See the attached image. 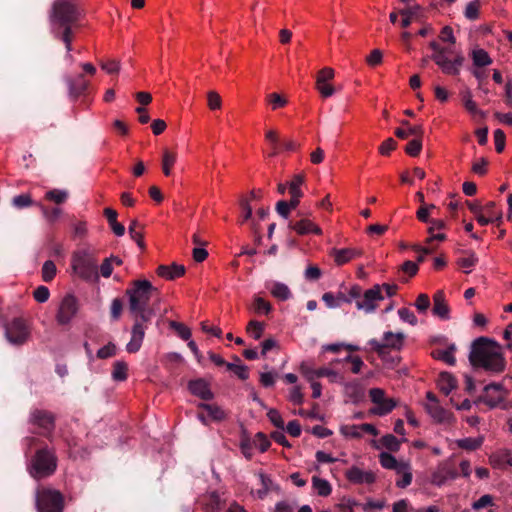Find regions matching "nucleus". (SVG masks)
Wrapping results in <instances>:
<instances>
[{"mask_svg": "<svg viewBox=\"0 0 512 512\" xmlns=\"http://www.w3.org/2000/svg\"><path fill=\"white\" fill-rule=\"evenodd\" d=\"M125 295L128 297V309L134 321L126 350L129 353H136L142 346L147 325L155 315V310L149 307V302L153 297L158 298L160 291L149 280L136 279L129 283Z\"/></svg>", "mask_w": 512, "mask_h": 512, "instance_id": "nucleus-1", "label": "nucleus"}, {"mask_svg": "<svg viewBox=\"0 0 512 512\" xmlns=\"http://www.w3.org/2000/svg\"><path fill=\"white\" fill-rule=\"evenodd\" d=\"M469 361L474 368H483L493 373H502L506 368L501 345L483 336L472 342Z\"/></svg>", "mask_w": 512, "mask_h": 512, "instance_id": "nucleus-2", "label": "nucleus"}, {"mask_svg": "<svg viewBox=\"0 0 512 512\" xmlns=\"http://www.w3.org/2000/svg\"><path fill=\"white\" fill-rule=\"evenodd\" d=\"M71 268L83 281L97 282L99 280L98 259L93 251L88 249L74 251L71 257Z\"/></svg>", "mask_w": 512, "mask_h": 512, "instance_id": "nucleus-3", "label": "nucleus"}, {"mask_svg": "<svg viewBox=\"0 0 512 512\" xmlns=\"http://www.w3.org/2000/svg\"><path fill=\"white\" fill-rule=\"evenodd\" d=\"M57 469V456L47 446L38 449L30 460L28 471L35 480L47 478Z\"/></svg>", "mask_w": 512, "mask_h": 512, "instance_id": "nucleus-4", "label": "nucleus"}, {"mask_svg": "<svg viewBox=\"0 0 512 512\" xmlns=\"http://www.w3.org/2000/svg\"><path fill=\"white\" fill-rule=\"evenodd\" d=\"M429 47L433 50L430 59L435 62L441 71L449 76H457L464 64L465 57L461 52H457L453 59H449L447 54H453L448 48L442 47L438 42L431 41Z\"/></svg>", "mask_w": 512, "mask_h": 512, "instance_id": "nucleus-5", "label": "nucleus"}, {"mask_svg": "<svg viewBox=\"0 0 512 512\" xmlns=\"http://www.w3.org/2000/svg\"><path fill=\"white\" fill-rule=\"evenodd\" d=\"M50 18L58 26H73L80 20L81 10L70 0H56L52 5Z\"/></svg>", "mask_w": 512, "mask_h": 512, "instance_id": "nucleus-6", "label": "nucleus"}, {"mask_svg": "<svg viewBox=\"0 0 512 512\" xmlns=\"http://www.w3.org/2000/svg\"><path fill=\"white\" fill-rule=\"evenodd\" d=\"M35 505L37 512H63L64 495L56 489L41 487L36 490Z\"/></svg>", "mask_w": 512, "mask_h": 512, "instance_id": "nucleus-7", "label": "nucleus"}, {"mask_svg": "<svg viewBox=\"0 0 512 512\" xmlns=\"http://www.w3.org/2000/svg\"><path fill=\"white\" fill-rule=\"evenodd\" d=\"M5 337L9 343L21 346L25 344L31 336V329L23 317H15L4 325Z\"/></svg>", "mask_w": 512, "mask_h": 512, "instance_id": "nucleus-8", "label": "nucleus"}, {"mask_svg": "<svg viewBox=\"0 0 512 512\" xmlns=\"http://www.w3.org/2000/svg\"><path fill=\"white\" fill-rule=\"evenodd\" d=\"M405 335L401 332L393 333L391 331L385 332L383 342L376 339L369 341L372 350L377 353L380 358H385L390 349L400 350L404 344Z\"/></svg>", "mask_w": 512, "mask_h": 512, "instance_id": "nucleus-9", "label": "nucleus"}, {"mask_svg": "<svg viewBox=\"0 0 512 512\" xmlns=\"http://www.w3.org/2000/svg\"><path fill=\"white\" fill-rule=\"evenodd\" d=\"M55 415L44 409H34L29 418V423L38 427L41 431L40 435L50 437L55 430Z\"/></svg>", "mask_w": 512, "mask_h": 512, "instance_id": "nucleus-10", "label": "nucleus"}, {"mask_svg": "<svg viewBox=\"0 0 512 512\" xmlns=\"http://www.w3.org/2000/svg\"><path fill=\"white\" fill-rule=\"evenodd\" d=\"M78 300L73 294H66L60 302L56 321L59 325H67L78 312Z\"/></svg>", "mask_w": 512, "mask_h": 512, "instance_id": "nucleus-11", "label": "nucleus"}, {"mask_svg": "<svg viewBox=\"0 0 512 512\" xmlns=\"http://www.w3.org/2000/svg\"><path fill=\"white\" fill-rule=\"evenodd\" d=\"M507 392L499 383H491L484 387V393L477 399L476 402H483L489 408H495L506 397Z\"/></svg>", "mask_w": 512, "mask_h": 512, "instance_id": "nucleus-12", "label": "nucleus"}, {"mask_svg": "<svg viewBox=\"0 0 512 512\" xmlns=\"http://www.w3.org/2000/svg\"><path fill=\"white\" fill-rule=\"evenodd\" d=\"M384 299L381 293V286L374 285L372 288L366 290L361 300L356 301V307L359 310H364L367 313L373 312L377 308V302Z\"/></svg>", "mask_w": 512, "mask_h": 512, "instance_id": "nucleus-13", "label": "nucleus"}, {"mask_svg": "<svg viewBox=\"0 0 512 512\" xmlns=\"http://www.w3.org/2000/svg\"><path fill=\"white\" fill-rule=\"evenodd\" d=\"M346 479L352 484H373L376 475L372 471H363L357 466H352L345 472Z\"/></svg>", "mask_w": 512, "mask_h": 512, "instance_id": "nucleus-14", "label": "nucleus"}, {"mask_svg": "<svg viewBox=\"0 0 512 512\" xmlns=\"http://www.w3.org/2000/svg\"><path fill=\"white\" fill-rule=\"evenodd\" d=\"M66 82L68 84L69 96L73 100L85 95L89 87V81L84 78L83 74H79L75 78L69 77Z\"/></svg>", "mask_w": 512, "mask_h": 512, "instance_id": "nucleus-15", "label": "nucleus"}, {"mask_svg": "<svg viewBox=\"0 0 512 512\" xmlns=\"http://www.w3.org/2000/svg\"><path fill=\"white\" fill-rule=\"evenodd\" d=\"M329 255L334 259V262L337 266H342L352 259L362 255V250L356 248H332L329 252Z\"/></svg>", "mask_w": 512, "mask_h": 512, "instance_id": "nucleus-16", "label": "nucleus"}, {"mask_svg": "<svg viewBox=\"0 0 512 512\" xmlns=\"http://www.w3.org/2000/svg\"><path fill=\"white\" fill-rule=\"evenodd\" d=\"M188 389L192 395L197 396L202 400L209 401L214 398V394L211 391L209 384L202 378L191 380L188 383Z\"/></svg>", "mask_w": 512, "mask_h": 512, "instance_id": "nucleus-17", "label": "nucleus"}, {"mask_svg": "<svg viewBox=\"0 0 512 512\" xmlns=\"http://www.w3.org/2000/svg\"><path fill=\"white\" fill-rule=\"evenodd\" d=\"M425 410L438 423H450L454 420L453 414L444 409L439 403H427L425 404Z\"/></svg>", "mask_w": 512, "mask_h": 512, "instance_id": "nucleus-18", "label": "nucleus"}, {"mask_svg": "<svg viewBox=\"0 0 512 512\" xmlns=\"http://www.w3.org/2000/svg\"><path fill=\"white\" fill-rule=\"evenodd\" d=\"M186 272L183 265L172 263L171 265H159L156 269L157 276L172 281L182 277Z\"/></svg>", "mask_w": 512, "mask_h": 512, "instance_id": "nucleus-19", "label": "nucleus"}, {"mask_svg": "<svg viewBox=\"0 0 512 512\" xmlns=\"http://www.w3.org/2000/svg\"><path fill=\"white\" fill-rule=\"evenodd\" d=\"M289 229L294 230L298 235H307L310 233L321 235L322 229L309 219H301L297 222H290Z\"/></svg>", "mask_w": 512, "mask_h": 512, "instance_id": "nucleus-20", "label": "nucleus"}, {"mask_svg": "<svg viewBox=\"0 0 512 512\" xmlns=\"http://www.w3.org/2000/svg\"><path fill=\"white\" fill-rule=\"evenodd\" d=\"M379 462L385 469L395 470L397 473H402L404 470H410V465L405 462H398L397 459L388 452H381L379 454Z\"/></svg>", "mask_w": 512, "mask_h": 512, "instance_id": "nucleus-21", "label": "nucleus"}, {"mask_svg": "<svg viewBox=\"0 0 512 512\" xmlns=\"http://www.w3.org/2000/svg\"><path fill=\"white\" fill-rule=\"evenodd\" d=\"M432 312L435 316L442 319H448L450 309L445 300V294L443 290H438L433 296V308Z\"/></svg>", "mask_w": 512, "mask_h": 512, "instance_id": "nucleus-22", "label": "nucleus"}, {"mask_svg": "<svg viewBox=\"0 0 512 512\" xmlns=\"http://www.w3.org/2000/svg\"><path fill=\"white\" fill-rule=\"evenodd\" d=\"M202 512H220L221 500L217 492H212L209 495L203 496L199 502Z\"/></svg>", "mask_w": 512, "mask_h": 512, "instance_id": "nucleus-23", "label": "nucleus"}, {"mask_svg": "<svg viewBox=\"0 0 512 512\" xmlns=\"http://www.w3.org/2000/svg\"><path fill=\"white\" fill-rule=\"evenodd\" d=\"M439 390L446 396L457 387L456 378L449 372H441L437 381Z\"/></svg>", "mask_w": 512, "mask_h": 512, "instance_id": "nucleus-24", "label": "nucleus"}, {"mask_svg": "<svg viewBox=\"0 0 512 512\" xmlns=\"http://www.w3.org/2000/svg\"><path fill=\"white\" fill-rule=\"evenodd\" d=\"M103 213L113 233L118 237L123 236L125 233V227L117 221L118 213L116 210L108 207L104 209Z\"/></svg>", "mask_w": 512, "mask_h": 512, "instance_id": "nucleus-25", "label": "nucleus"}, {"mask_svg": "<svg viewBox=\"0 0 512 512\" xmlns=\"http://www.w3.org/2000/svg\"><path fill=\"white\" fill-rule=\"evenodd\" d=\"M144 226L140 224L136 219H133L129 225V234L131 238L137 243L141 250H145L146 246L144 243V234L142 230Z\"/></svg>", "mask_w": 512, "mask_h": 512, "instance_id": "nucleus-26", "label": "nucleus"}, {"mask_svg": "<svg viewBox=\"0 0 512 512\" xmlns=\"http://www.w3.org/2000/svg\"><path fill=\"white\" fill-rule=\"evenodd\" d=\"M397 406V401L394 398H384L375 407L369 410L370 414L384 416L390 413Z\"/></svg>", "mask_w": 512, "mask_h": 512, "instance_id": "nucleus-27", "label": "nucleus"}, {"mask_svg": "<svg viewBox=\"0 0 512 512\" xmlns=\"http://www.w3.org/2000/svg\"><path fill=\"white\" fill-rule=\"evenodd\" d=\"M461 100L464 108L472 115H480L482 118L485 117V113L478 109L477 104L472 99V93L470 90L461 92Z\"/></svg>", "mask_w": 512, "mask_h": 512, "instance_id": "nucleus-28", "label": "nucleus"}, {"mask_svg": "<svg viewBox=\"0 0 512 512\" xmlns=\"http://www.w3.org/2000/svg\"><path fill=\"white\" fill-rule=\"evenodd\" d=\"M304 374L307 376L309 380H312L314 376L320 378V377H328L330 378L331 382H337L339 379H342V377L339 376V374L329 368H319L317 370H307L304 371Z\"/></svg>", "mask_w": 512, "mask_h": 512, "instance_id": "nucleus-29", "label": "nucleus"}, {"mask_svg": "<svg viewBox=\"0 0 512 512\" xmlns=\"http://www.w3.org/2000/svg\"><path fill=\"white\" fill-rule=\"evenodd\" d=\"M177 160V154L168 150L164 149L162 154V172L165 176H170L172 173V167L175 165Z\"/></svg>", "mask_w": 512, "mask_h": 512, "instance_id": "nucleus-30", "label": "nucleus"}, {"mask_svg": "<svg viewBox=\"0 0 512 512\" xmlns=\"http://www.w3.org/2000/svg\"><path fill=\"white\" fill-rule=\"evenodd\" d=\"M406 441V438L399 440L393 434H386L379 440L381 446L385 447L390 452H398L400 450L401 443Z\"/></svg>", "mask_w": 512, "mask_h": 512, "instance_id": "nucleus-31", "label": "nucleus"}, {"mask_svg": "<svg viewBox=\"0 0 512 512\" xmlns=\"http://www.w3.org/2000/svg\"><path fill=\"white\" fill-rule=\"evenodd\" d=\"M454 351H455V346L451 345L450 347H448L445 350H440V349L434 350V351H432L431 355L434 359L441 360L449 365H454L456 362V359L454 357Z\"/></svg>", "mask_w": 512, "mask_h": 512, "instance_id": "nucleus-32", "label": "nucleus"}, {"mask_svg": "<svg viewBox=\"0 0 512 512\" xmlns=\"http://www.w3.org/2000/svg\"><path fill=\"white\" fill-rule=\"evenodd\" d=\"M198 407L206 410L213 420L222 421L226 418L225 411L216 404L200 403Z\"/></svg>", "mask_w": 512, "mask_h": 512, "instance_id": "nucleus-33", "label": "nucleus"}, {"mask_svg": "<svg viewBox=\"0 0 512 512\" xmlns=\"http://www.w3.org/2000/svg\"><path fill=\"white\" fill-rule=\"evenodd\" d=\"M471 56L476 67H485L492 63L491 57L484 49L473 50Z\"/></svg>", "mask_w": 512, "mask_h": 512, "instance_id": "nucleus-34", "label": "nucleus"}, {"mask_svg": "<svg viewBox=\"0 0 512 512\" xmlns=\"http://www.w3.org/2000/svg\"><path fill=\"white\" fill-rule=\"evenodd\" d=\"M424 134V129L422 125H414L409 126L407 130L402 128H397L395 130V135L400 139H406L410 135L416 136V138H422Z\"/></svg>", "mask_w": 512, "mask_h": 512, "instance_id": "nucleus-35", "label": "nucleus"}, {"mask_svg": "<svg viewBox=\"0 0 512 512\" xmlns=\"http://www.w3.org/2000/svg\"><path fill=\"white\" fill-rule=\"evenodd\" d=\"M483 443V438H463L456 441V444L459 448L467 450V451H475L481 447Z\"/></svg>", "mask_w": 512, "mask_h": 512, "instance_id": "nucleus-36", "label": "nucleus"}, {"mask_svg": "<svg viewBox=\"0 0 512 512\" xmlns=\"http://www.w3.org/2000/svg\"><path fill=\"white\" fill-rule=\"evenodd\" d=\"M266 101L273 111L284 108L288 104L287 97L276 92L268 94L266 96Z\"/></svg>", "mask_w": 512, "mask_h": 512, "instance_id": "nucleus-37", "label": "nucleus"}, {"mask_svg": "<svg viewBox=\"0 0 512 512\" xmlns=\"http://www.w3.org/2000/svg\"><path fill=\"white\" fill-rule=\"evenodd\" d=\"M312 484H313V487L317 490V493L319 496L327 497L332 492L330 483L325 479H322L317 476H313Z\"/></svg>", "mask_w": 512, "mask_h": 512, "instance_id": "nucleus-38", "label": "nucleus"}, {"mask_svg": "<svg viewBox=\"0 0 512 512\" xmlns=\"http://www.w3.org/2000/svg\"><path fill=\"white\" fill-rule=\"evenodd\" d=\"M128 365L124 361H116L113 365L112 377L115 381H124L127 379Z\"/></svg>", "mask_w": 512, "mask_h": 512, "instance_id": "nucleus-39", "label": "nucleus"}, {"mask_svg": "<svg viewBox=\"0 0 512 512\" xmlns=\"http://www.w3.org/2000/svg\"><path fill=\"white\" fill-rule=\"evenodd\" d=\"M99 66L108 74H118L121 69V62L117 59L99 60Z\"/></svg>", "mask_w": 512, "mask_h": 512, "instance_id": "nucleus-40", "label": "nucleus"}, {"mask_svg": "<svg viewBox=\"0 0 512 512\" xmlns=\"http://www.w3.org/2000/svg\"><path fill=\"white\" fill-rule=\"evenodd\" d=\"M345 393L354 401L357 402L364 396L362 387L357 382L345 384Z\"/></svg>", "mask_w": 512, "mask_h": 512, "instance_id": "nucleus-41", "label": "nucleus"}, {"mask_svg": "<svg viewBox=\"0 0 512 512\" xmlns=\"http://www.w3.org/2000/svg\"><path fill=\"white\" fill-rule=\"evenodd\" d=\"M271 294L273 297L285 301L290 298L291 292L287 285L283 283H275L273 285V288L271 289Z\"/></svg>", "mask_w": 512, "mask_h": 512, "instance_id": "nucleus-42", "label": "nucleus"}, {"mask_svg": "<svg viewBox=\"0 0 512 512\" xmlns=\"http://www.w3.org/2000/svg\"><path fill=\"white\" fill-rule=\"evenodd\" d=\"M252 309L256 314H269L272 311V305L264 298L256 296L252 304Z\"/></svg>", "mask_w": 512, "mask_h": 512, "instance_id": "nucleus-43", "label": "nucleus"}, {"mask_svg": "<svg viewBox=\"0 0 512 512\" xmlns=\"http://www.w3.org/2000/svg\"><path fill=\"white\" fill-rule=\"evenodd\" d=\"M42 279L44 282H51L57 273V268L52 260H47L42 266Z\"/></svg>", "mask_w": 512, "mask_h": 512, "instance_id": "nucleus-44", "label": "nucleus"}, {"mask_svg": "<svg viewBox=\"0 0 512 512\" xmlns=\"http://www.w3.org/2000/svg\"><path fill=\"white\" fill-rule=\"evenodd\" d=\"M169 327L177 332L180 338H182L185 341H188L191 338V330L183 323L171 320L169 322Z\"/></svg>", "mask_w": 512, "mask_h": 512, "instance_id": "nucleus-45", "label": "nucleus"}, {"mask_svg": "<svg viewBox=\"0 0 512 512\" xmlns=\"http://www.w3.org/2000/svg\"><path fill=\"white\" fill-rule=\"evenodd\" d=\"M240 449L242 454L245 456L246 459L250 460L253 456L252 454V442L250 437L248 436L246 430L242 431V437L240 441Z\"/></svg>", "mask_w": 512, "mask_h": 512, "instance_id": "nucleus-46", "label": "nucleus"}, {"mask_svg": "<svg viewBox=\"0 0 512 512\" xmlns=\"http://www.w3.org/2000/svg\"><path fill=\"white\" fill-rule=\"evenodd\" d=\"M207 106L211 111L220 110L222 107V98L214 90L207 92Z\"/></svg>", "mask_w": 512, "mask_h": 512, "instance_id": "nucleus-47", "label": "nucleus"}, {"mask_svg": "<svg viewBox=\"0 0 512 512\" xmlns=\"http://www.w3.org/2000/svg\"><path fill=\"white\" fill-rule=\"evenodd\" d=\"M265 329V324L257 320H251L246 327L248 333H252L254 339L258 340L262 337Z\"/></svg>", "mask_w": 512, "mask_h": 512, "instance_id": "nucleus-48", "label": "nucleus"}, {"mask_svg": "<svg viewBox=\"0 0 512 512\" xmlns=\"http://www.w3.org/2000/svg\"><path fill=\"white\" fill-rule=\"evenodd\" d=\"M68 194L66 191L53 189L45 194V199L56 204H62L66 201Z\"/></svg>", "mask_w": 512, "mask_h": 512, "instance_id": "nucleus-49", "label": "nucleus"}, {"mask_svg": "<svg viewBox=\"0 0 512 512\" xmlns=\"http://www.w3.org/2000/svg\"><path fill=\"white\" fill-rule=\"evenodd\" d=\"M496 203L491 201L488 202L485 206H483V211L487 214L488 217L494 218V222L499 226L502 223V211H496Z\"/></svg>", "mask_w": 512, "mask_h": 512, "instance_id": "nucleus-50", "label": "nucleus"}, {"mask_svg": "<svg viewBox=\"0 0 512 512\" xmlns=\"http://www.w3.org/2000/svg\"><path fill=\"white\" fill-rule=\"evenodd\" d=\"M421 149L422 138H415L408 142V144L405 147V152L412 157H416L420 154Z\"/></svg>", "mask_w": 512, "mask_h": 512, "instance_id": "nucleus-51", "label": "nucleus"}, {"mask_svg": "<svg viewBox=\"0 0 512 512\" xmlns=\"http://www.w3.org/2000/svg\"><path fill=\"white\" fill-rule=\"evenodd\" d=\"M480 1L474 0L467 4L465 9V16L470 20H476L479 17Z\"/></svg>", "mask_w": 512, "mask_h": 512, "instance_id": "nucleus-52", "label": "nucleus"}, {"mask_svg": "<svg viewBox=\"0 0 512 512\" xmlns=\"http://www.w3.org/2000/svg\"><path fill=\"white\" fill-rule=\"evenodd\" d=\"M226 368L233 371L241 380H247L249 378V369L246 365L230 363L226 364Z\"/></svg>", "mask_w": 512, "mask_h": 512, "instance_id": "nucleus-53", "label": "nucleus"}, {"mask_svg": "<svg viewBox=\"0 0 512 512\" xmlns=\"http://www.w3.org/2000/svg\"><path fill=\"white\" fill-rule=\"evenodd\" d=\"M468 257H462L457 260V265L461 268H470L477 264L478 258L472 251H466Z\"/></svg>", "mask_w": 512, "mask_h": 512, "instance_id": "nucleus-54", "label": "nucleus"}, {"mask_svg": "<svg viewBox=\"0 0 512 512\" xmlns=\"http://www.w3.org/2000/svg\"><path fill=\"white\" fill-rule=\"evenodd\" d=\"M420 9V6L416 5L414 7L402 9L400 14L403 16L401 21V26L403 28H407L411 24L412 16L416 13L417 10Z\"/></svg>", "mask_w": 512, "mask_h": 512, "instance_id": "nucleus-55", "label": "nucleus"}, {"mask_svg": "<svg viewBox=\"0 0 512 512\" xmlns=\"http://www.w3.org/2000/svg\"><path fill=\"white\" fill-rule=\"evenodd\" d=\"M397 148V141L393 138H387L382 144L379 146V153L382 156H389L392 151Z\"/></svg>", "mask_w": 512, "mask_h": 512, "instance_id": "nucleus-56", "label": "nucleus"}, {"mask_svg": "<svg viewBox=\"0 0 512 512\" xmlns=\"http://www.w3.org/2000/svg\"><path fill=\"white\" fill-rule=\"evenodd\" d=\"M253 443L255 445H258L259 450L262 453L266 452L271 445L270 440L267 438L266 434H264L263 432L256 433Z\"/></svg>", "mask_w": 512, "mask_h": 512, "instance_id": "nucleus-57", "label": "nucleus"}, {"mask_svg": "<svg viewBox=\"0 0 512 512\" xmlns=\"http://www.w3.org/2000/svg\"><path fill=\"white\" fill-rule=\"evenodd\" d=\"M383 53L380 49H374L366 57V63L371 67H376L382 63Z\"/></svg>", "mask_w": 512, "mask_h": 512, "instance_id": "nucleus-58", "label": "nucleus"}, {"mask_svg": "<svg viewBox=\"0 0 512 512\" xmlns=\"http://www.w3.org/2000/svg\"><path fill=\"white\" fill-rule=\"evenodd\" d=\"M12 203L17 208H25L33 205L30 194H20L13 198Z\"/></svg>", "mask_w": 512, "mask_h": 512, "instance_id": "nucleus-59", "label": "nucleus"}, {"mask_svg": "<svg viewBox=\"0 0 512 512\" xmlns=\"http://www.w3.org/2000/svg\"><path fill=\"white\" fill-rule=\"evenodd\" d=\"M306 180V174L304 172L294 174L292 176V179L290 182H288V190L289 191H295V190H301V185Z\"/></svg>", "mask_w": 512, "mask_h": 512, "instance_id": "nucleus-60", "label": "nucleus"}, {"mask_svg": "<svg viewBox=\"0 0 512 512\" xmlns=\"http://www.w3.org/2000/svg\"><path fill=\"white\" fill-rule=\"evenodd\" d=\"M116 354V345L112 342H109L107 345L101 347L97 351V357L99 359H107Z\"/></svg>", "mask_w": 512, "mask_h": 512, "instance_id": "nucleus-61", "label": "nucleus"}, {"mask_svg": "<svg viewBox=\"0 0 512 512\" xmlns=\"http://www.w3.org/2000/svg\"><path fill=\"white\" fill-rule=\"evenodd\" d=\"M267 417L275 427L278 429H284V421L277 409L271 408L267 412Z\"/></svg>", "mask_w": 512, "mask_h": 512, "instance_id": "nucleus-62", "label": "nucleus"}, {"mask_svg": "<svg viewBox=\"0 0 512 512\" xmlns=\"http://www.w3.org/2000/svg\"><path fill=\"white\" fill-rule=\"evenodd\" d=\"M49 296H50L49 289L43 285L38 286L33 291V297H34L35 301H37L39 303H45L49 299Z\"/></svg>", "mask_w": 512, "mask_h": 512, "instance_id": "nucleus-63", "label": "nucleus"}, {"mask_svg": "<svg viewBox=\"0 0 512 512\" xmlns=\"http://www.w3.org/2000/svg\"><path fill=\"white\" fill-rule=\"evenodd\" d=\"M398 314H399V317L401 318V320H403L404 322H407L413 326L417 324V321H418L417 317L415 316L413 311H411L410 309L405 308V307L401 308L398 310Z\"/></svg>", "mask_w": 512, "mask_h": 512, "instance_id": "nucleus-64", "label": "nucleus"}]
</instances>
